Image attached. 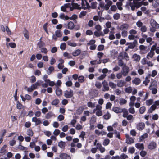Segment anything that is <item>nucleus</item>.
<instances>
[{
    "mask_svg": "<svg viewBox=\"0 0 159 159\" xmlns=\"http://www.w3.org/2000/svg\"><path fill=\"white\" fill-rule=\"evenodd\" d=\"M141 0H133V3H131L129 6L132 10H134L135 8H138L142 5V2H138Z\"/></svg>",
    "mask_w": 159,
    "mask_h": 159,
    "instance_id": "f257e3e1",
    "label": "nucleus"
},
{
    "mask_svg": "<svg viewBox=\"0 0 159 159\" xmlns=\"http://www.w3.org/2000/svg\"><path fill=\"white\" fill-rule=\"evenodd\" d=\"M102 106L100 105H97L95 108L93 110V112L95 113L96 116H100L102 115Z\"/></svg>",
    "mask_w": 159,
    "mask_h": 159,
    "instance_id": "f03ea898",
    "label": "nucleus"
},
{
    "mask_svg": "<svg viewBox=\"0 0 159 159\" xmlns=\"http://www.w3.org/2000/svg\"><path fill=\"white\" fill-rule=\"evenodd\" d=\"M129 35L128 36V38L130 40H133L135 38H138L137 36H135L137 33V31L134 29L131 30L129 32Z\"/></svg>",
    "mask_w": 159,
    "mask_h": 159,
    "instance_id": "7ed1b4c3",
    "label": "nucleus"
},
{
    "mask_svg": "<svg viewBox=\"0 0 159 159\" xmlns=\"http://www.w3.org/2000/svg\"><path fill=\"white\" fill-rule=\"evenodd\" d=\"M153 103L154 104L151 106L148 110L149 112L151 113L157 108V106H159V100L155 101Z\"/></svg>",
    "mask_w": 159,
    "mask_h": 159,
    "instance_id": "20e7f679",
    "label": "nucleus"
},
{
    "mask_svg": "<svg viewBox=\"0 0 159 159\" xmlns=\"http://www.w3.org/2000/svg\"><path fill=\"white\" fill-rule=\"evenodd\" d=\"M129 72V68L126 66L124 65L122 67L121 73L123 74V75L125 76L128 74Z\"/></svg>",
    "mask_w": 159,
    "mask_h": 159,
    "instance_id": "39448f33",
    "label": "nucleus"
},
{
    "mask_svg": "<svg viewBox=\"0 0 159 159\" xmlns=\"http://www.w3.org/2000/svg\"><path fill=\"white\" fill-rule=\"evenodd\" d=\"M48 77V76L47 75H44L43 79L44 80V81L47 84H48V85L51 86H54L55 82L53 81H51L49 79H47Z\"/></svg>",
    "mask_w": 159,
    "mask_h": 159,
    "instance_id": "423d86ee",
    "label": "nucleus"
},
{
    "mask_svg": "<svg viewBox=\"0 0 159 159\" xmlns=\"http://www.w3.org/2000/svg\"><path fill=\"white\" fill-rule=\"evenodd\" d=\"M73 95V91L72 90H66L65 92L64 96L66 98H71Z\"/></svg>",
    "mask_w": 159,
    "mask_h": 159,
    "instance_id": "0eeeda50",
    "label": "nucleus"
},
{
    "mask_svg": "<svg viewBox=\"0 0 159 159\" xmlns=\"http://www.w3.org/2000/svg\"><path fill=\"white\" fill-rule=\"evenodd\" d=\"M128 58L129 57L127 54L124 52H123L120 53L118 57V59L120 60L125 58L127 61L129 60Z\"/></svg>",
    "mask_w": 159,
    "mask_h": 159,
    "instance_id": "6e6552de",
    "label": "nucleus"
},
{
    "mask_svg": "<svg viewBox=\"0 0 159 159\" xmlns=\"http://www.w3.org/2000/svg\"><path fill=\"white\" fill-rule=\"evenodd\" d=\"M102 84H103L102 91L105 92L108 91L109 89V87L108 86L107 82L104 80L102 82Z\"/></svg>",
    "mask_w": 159,
    "mask_h": 159,
    "instance_id": "1a4fd4ad",
    "label": "nucleus"
},
{
    "mask_svg": "<svg viewBox=\"0 0 159 159\" xmlns=\"http://www.w3.org/2000/svg\"><path fill=\"white\" fill-rule=\"evenodd\" d=\"M145 126V125L143 122L138 123L136 124V128L139 131H141L143 129Z\"/></svg>",
    "mask_w": 159,
    "mask_h": 159,
    "instance_id": "9d476101",
    "label": "nucleus"
},
{
    "mask_svg": "<svg viewBox=\"0 0 159 159\" xmlns=\"http://www.w3.org/2000/svg\"><path fill=\"white\" fill-rule=\"evenodd\" d=\"M150 24L152 28H159V24H157L153 19H151L150 21Z\"/></svg>",
    "mask_w": 159,
    "mask_h": 159,
    "instance_id": "9b49d317",
    "label": "nucleus"
},
{
    "mask_svg": "<svg viewBox=\"0 0 159 159\" xmlns=\"http://www.w3.org/2000/svg\"><path fill=\"white\" fill-rule=\"evenodd\" d=\"M82 8L84 9H88L90 7V6L85 0H82Z\"/></svg>",
    "mask_w": 159,
    "mask_h": 159,
    "instance_id": "f8f14e48",
    "label": "nucleus"
},
{
    "mask_svg": "<svg viewBox=\"0 0 159 159\" xmlns=\"http://www.w3.org/2000/svg\"><path fill=\"white\" fill-rule=\"evenodd\" d=\"M157 147L156 143L153 141L151 142L148 146V148L151 150L154 149Z\"/></svg>",
    "mask_w": 159,
    "mask_h": 159,
    "instance_id": "ddd939ff",
    "label": "nucleus"
},
{
    "mask_svg": "<svg viewBox=\"0 0 159 159\" xmlns=\"http://www.w3.org/2000/svg\"><path fill=\"white\" fill-rule=\"evenodd\" d=\"M59 157L61 159H71L70 156L68 155L66 153H61L59 156Z\"/></svg>",
    "mask_w": 159,
    "mask_h": 159,
    "instance_id": "4468645a",
    "label": "nucleus"
},
{
    "mask_svg": "<svg viewBox=\"0 0 159 159\" xmlns=\"http://www.w3.org/2000/svg\"><path fill=\"white\" fill-rule=\"evenodd\" d=\"M106 4L105 5V9L107 10L109 9V7L112 4V2L110 0H105Z\"/></svg>",
    "mask_w": 159,
    "mask_h": 159,
    "instance_id": "2eb2a0df",
    "label": "nucleus"
},
{
    "mask_svg": "<svg viewBox=\"0 0 159 159\" xmlns=\"http://www.w3.org/2000/svg\"><path fill=\"white\" fill-rule=\"evenodd\" d=\"M137 43V41L136 40H134L133 43H127L126 45H128V48L129 49H132L135 46V44Z\"/></svg>",
    "mask_w": 159,
    "mask_h": 159,
    "instance_id": "dca6fc26",
    "label": "nucleus"
},
{
    "mask_svg": "<svg viewBox=\"0 0 159 159\" xmlns=\"http://www.w3.org/2000/svg\"><path fill=\"white\" fill-rule=\"evenodd\" d=\"M132 58L133 61L137 62L139 61L140 59V57L139 55L136 54H135L133 56Z\"/></svg>",
    "mask_w": 159,
    "mask_h": 159,
    "instance_id": "f3484780",
    "label": "nucleus"
},
{
    "mask_svg": "<svg viewBox=\"0 0 159 159\" xmlns=\"http://www.w3.org/2000/svg\"><path fill=\"white\" fill-rule=\"evenodd\" d=\"M32 121L35 122L37 125H39L41 123L40 119L36 117H33L32 118Z\"/></svg>",
    "mask_w": 159,
    "mask_h": 159,
    "instance_id": "a211bd4d",
    "label": "nucleus"
},
{
    "mask_svg": "<svg viewBox=\"0 0 159 159\" xmlns=\"http://www.w3.org/2000/svg\"><path fill=\"white\" fill-rule=\"evenodd\" d=\"M150 90L152 91V93L153 94H156L157 92V88L155 87H152V85H150L149 87Z\"/></svg>",
    "mask_w": 159,
    "mask_h": 159,
    "instance_id": "6ab92c4d",
    "label": "nucleus"
},
{
    "mask_svg": "<svg viewBox=\"0 0 159 159\" xmlns=\"http://www.w3.org/2000/svg\"><path fill=\"white\" fill-rule=\"evenodd\" d=\"M42 83L41 81H37L35 84L32 85L31 86L34 89H36L38 86L40 85Z\"/></svg>",
    "mask_w": 159,
    "mask_h": 159,
    "instance_id": "aec40b11",
    "label": "nucleus"
},
{
    "mask_svg": "<svg viewBox=\"0 0 159 159\" xmlns=\"http://www.w3.org/2000/svg\"><path fill=\"white\" fill-rule=\"evenodd\" d=\"M132 83L135 84L136 85H138L140 84L141 82L140 79L138 78H135L134 79L132 80Z\"/></svg>",
    "mask_w": 159,
    "mask_h": 159,
    "instance_id": "412c9836",
    "label": "nucleus"
},
{
    "mask_svg": "<svg viewBox=\"0 0 159 159\" xmlns=\"http://www.w3.org/2000/svg\"><path fill=\"white\" fill-rule=\"evenodd\" d=\"M122 109L118 107H114L112 109V110L115 112L119 113L122 112Z\"/></svg>",
    "mask_w": 159,
    "mask_h": 159,
    "instance_id": "4be33fe9",
    "label": "nucleus"
},
{
    "mask_svg": "<svg viewBox=\"0 0 159 159\" xmlns=\"http://www.w3.org/2000/svg\"><path fill=\"white\" fill-rule=\"evenodd\" d=\"M56 94L57 96H59L62 94V90L59 89V87H57L56 88V90L55 91Z\"/></svg>",
    "mask_w": 159,
    "mask_h": 159,
    "instance_id": "5701e85b",
    "label": "nucleus"
},
{
    "mask_svg": "<svg viewBox=\"0 0 159 159\" xmlns=\"http://www.w3.org/2000/svg\"><path fill=\"white\" fill-rule=\"evenodd\" d=\"M154 102V100L152 99H150L147 100L145 101V103L147 106H150L152 105Z\"/></svg>",
    "mask_w": 159,
    "mask_h": 159,
    "instance_id": "b1692460",
    "label": "nucleus"
},
{
    "mask_svg": "<svg viewBox=\"0 0 159 159\" xmlns=\"http://www.w3.org/2000/svg\"><path fill=\"white\" fill-rule=\"evenodd\" d=\"M136 148L139 150H143L144 148L143 144L142 143H137L135 144Z\"/></svg>",
    "mask_w": 159,
    "mask_h": 159,
    "instance_id": "393cba45",
    "label": "nucleus"
},
{
    "mask_svg": "<svg viewBox=\"0 0 159 159\" xmlns=\"http://www.w3.org/2000/svg\"><path fill=\"white\" fill-rule=\"evenodd\" d=\"M125 82L123 80H120L117 83V85L118 87H121L123 86L125 84Z\"/></svg>",
    "mask_w": 159,
    "mask_h": 159,
    "instance_id": "a878e982",
    "label": "nucleus"
},
{
    "mask_svg": "<svg viewBox=\"0 0 159 159\" xmlns=\"http://www.w3.org/2000/svg\"><path fill=\"white\" fill-rule=\"evenodd\" d=\"M129 27V25L127 24H123L121 25L120 29L121 30H127Z\"/></svg>",
    "mask_w": 159,
    "mask_h": 159,
    "instance_id": "bb28decb",
    "label": "nucleus"
},
{
    "mask_svg": "<svg viewBox=\"0 0 159 159\" xmlns=\"http://www.w3.org/2000/svg\"><path fill=\"white\" fill-rule=\"evenodd\" d=\"M65 142L62 141H60L58 143V146L62 149L64 148L65 147Z\"/></svg>",
    "mask_w": 159,
    "mask_h": 159,
    "instance_id": "cd10ccee",
    "label": "nucleus"
},
{
    "mask_svg": "<svg viewBox=\"0 0 159 159\" xmlns=\"http://www.w3.org/2000/svg\"><path fill=\"white\" fill-rule=\"evenodd\" d=\"M54 116H55V115L52 112H49L45 116V118L47 119H49Z\"/></svg>",
    "mask_w": 159,
    "mask_h": 159,
    "instance_id": "c85d7f7f",
    "label": "nucleus"
},
{
    "mask_svg": "<svg viewBox=\"0 0 159 159\" xmlns=\"http://www.w3.org/2000/svg\"><path fill=\"white\" fill-rule=\"evenodd\" d=\"M94 35L97 37H99L100 36H104L103 33L98 31H95L94 33Z\"/></svg>",
    "mask_w": 159,
    "mask_h": 159,
    "instance_id": "c756f323",
    "label": "nucleus"
},
{
    "mask_svg": "<svg viewBox=\"0 0 159 159\" xmlns=\"http://www.w3.org/2000/svg\"><path fill=\"white\" fill-rule=\"evenodd\" d=\"M75 25L74 23L71 21H70L68 23V28L69 29L72 30L74 29Z\"/></svg>",
    "mask_w": 159,
    "mask_h": 159,
    "instance_id": "7c9ffc66",
    "label": "nucleus"
},
{
    "mask_svg": "<svg viewBox=\"0 0 159 159\" xmlns=\"http://www.w3.org/2000/svg\"><path fill=\"white\" fill-rule=\"evenodd\" d=\"M154 54V52H153V50H151L150 52L148 53L147 56V58L149 59L150 58L152 57Z\"/></svg>",
    "mask_w": 159,
    "mask_h": 159,
    "instance_id": "2f4dec72",
    "label": "nucleus"
},
{
    "mask_svg": "<svg viewBox=\"0 0 159 159\" xmlns=\"http://www.w3.org/2000/svg\"><path fill=\"white\" fill-rule=\"evenodd\" d=\"M55 34L57 37H60L62 36V33L60 30H57L55 32Z\"/></svg>",
    "mask_w": 159,
    "mask_h": 159,
    "instance_id": "473e14b6",
    "label": "nucleus"
},
{
    "mask_svg": "<svg viewBox=\"0 0 159 159\" xmlns=\"http://www.w3.org/2000/svg\"><path fill=\"white\" fill-rule=\"evenodd\" d=\"M134 140L133 139L130 137L126 139V143L129 144H131L134 143Z\"/></svg>",
    "mask_w": 159,
    "mask_h": 159,
    "instance_id": "72a5a7b5",
    "label": "nucleus"
},
{
    "mask_svg": "<svg viewBox=\"0 0 159 159\" xmlns=\"http://www.w3.org/2000/svg\"><path fill=\"white\" fill-rule=\"evenodd\" d=\"M122 110V112L123 113V117L125 118L128 115V111L125 108H123Z\"/></svg>",
    "mask_w": 159,
    "mask_h": 159,
    "instance_id": "f704fd0d",
    "label": "nucleus"
},
{
    "mask_svg": "<svg viewBox=\"0 0 159 159\" xmlns=\"http://www.w3.org/2000/svg\"><path fill=\"white\" fill-rule=\"evenodd\" d=\"M148 136L147 133H144L143 135L141 136L139 138V141H142L144 139L147 138Z\"/></svg>",
    "mask_w": 159,
    "mask_h": 159,
    "instance_id": "c9c22d12",
    "label": "nucleus"
},
{
    "mask_svg": "<svg viewBox=\"0 0 159 159\" xmlns=\"http://www.w3.org/2000/svg\"><path fill=\"white\" fill-rule=\"evenodd\" d=\"M116 5L118 9L120 10H123V8L122 7V3L121 2H117L116 3Z\"/></svg>",
    "mask_w": 159,
    "mask_h": 159,
    "instance_id": "e433bc0d",
    "label": "nucleus"
},
{
    "mask_svg": "<svg viewBox=\"0 0 159 159\" xmlns=\"http://www.w3.org/2000/svg\"><path fill=\"white\" fill-rule=\"evenodd\" d=\"M149 78V77L147 75L146 77L145 80L143 82V84L146 86L150 82V80Z\"/></svg>",
    "mask_w": 159,
    "mask_h": 159,
    "instance_id": "4c0bfd02",
    "label": "nucleus"
},
{
    "mask_svg": "<svg viewBox=\"0 0 159 159\" xmlns=\"http://www.w3.org/2000/svg\"><path fill=\"white\" fill-rule=\"evenodd\" d=\"M87 106L89 107L93 108L95 107V105L94 103H92L91 102H89L87 103Z\"/></svg>",
    "mask_w": 159,
    "mask_h": 159,
    "instance_id": "58836bf2",
    "label": "nucleus"
},
{
    "mask_svg": "<svg viewBox=\"0 0 159 159\" xmlns=\"http://www.w3.org/2000/svg\"><path fill=\"white\" fill-rule=\"evenodd\" d=\"M59 17L61 19L67 20L69 19V18L67 16H65L63 14H61L59 15Z\"/></svg>",
    "mask_w": 159,
    "mask_h": 159,
    "instance_id": "ea45409f",
    "label": "nucleus"
},
{
    "mask_svg": "<svg viewBox=\"0 0 159 159\" xmlns=\"http://www.w3.org/2000/svg\"><path fill=\"white\" fill-rule=\"evenodd\" d=\"M157 72L156 70H153L152 71L151 74H148V76L149 77L150 76L154 77L157 75Z\"/></svg>",
    "mask_w": 159,
    "mask_h": 159,
    "instance_id": "a19ab883",
    "label": "nucleus"
},
{
    "mask_svg": "<svg viewBox=\"0 0 159 159\" xmlns=\"http://www.w3.org/2000/svg\"><path fill=\"white\" fill-rule=\"evenodd\" d=\"M59 102V101L58 99H55L53 100L51 103L52 105L56 106L57 105Z\"/></svg>",
    "mask_w": 159,
    "mask_h": 159,
    "instance_id": "79ce46f5",
    "label": "nucleus"
},
{
    "mask_svg": "<svg viewBox=\"0 0 159 159\" xmlns=\"http://www.w3.org/2000/svg\"><path fill=\"white\" fill-rule=\"evenodd\" d=\"M127 101L124 98H121L119 101V103L120 105H122L126 104Z\"/></svg>",
    "mask_w": 159,
    "mask_h": 159,
    "instance_id": "37998d69",
    "label": "nucleus"
},
{
    "mask_svg": "<svg viewBox=\"0 0 159 159\" xmlns=\"http://www.w3.org/2000/svg\"><path fill=\"white\" fill-rule=\"evenodd\" d=\"M126 93H131L132 91V89L131 87H129L126 88L125 90Z\"/></svg>",
    "mask_w": 159,
    "mask_h": 159,
    "instance_id": "c03bdc74",
    "label": "nucleus"
},
{
    "mask_svg": "<svg viewBox=\"0 0 159 159\" xmlns=\"http://www.w3.org/2000/svg\"><path fill=\"white\" fill-rule=\"evenodd\" d=\"M109 85L112 89H115L116 87V84L112 82H110L109 83Z\"/></svg>",
    "mask_w": 159,
    "mask_h": 159,
    "instance_id": "a18cd8bd",
    "label": "nucleus"
},
{
    "mask_svg": "<svg viewBox=\"0 0 159 159\" xmlns=\"http://www.w3.org/2000/svg\"><path fill=\"white\" fill-rule=\"evenodd\" d=\"M54 70V68L52 66H50L48 69L47 71V74L48 75H50Z\"/></svg>",
    "mask_w": 159,
    "mask_h": 159,
    "instance_id": "49530a36",
    "label": "nucleus"
},
{
    "mask_svg": "<svg viewBox=\"0 0 159 159\" xmlns=\"http://www.w3.org/2000/svg\"><path fill=\"white\" fill-rule=\"evenodd\" d=\"M38 45L40 48H41L43 50H44V48H42L44 45V43L43 42L40 41L38 43Z\"/></svg>",
    "mask_w": 159,
    "mask_h": 159,
    "instance_id": "de8ad7c7",
    "label": "nucleus"
},
{
    "mask_svg": "<svg viewBox=\"0 0 159 159\" xmlns=\"http://www.w3.org/2000/svg\"><path fill=\"white\" fill-rule=\"evenodd\" d=\"M61 84L62 82L60 80H58L56 83H55V84L54 85L56 86V88L57 87H59L61 86Z\"/></svg>",
    "mask_w": 159,
    "mask_h": 159,
    "instance_id": "09e8293b",
    "label": "nucleus"
},
{
    "mask_svg": "<svg viewBox=\"0 0 159 159\" xmlns=\"http://www.w3.org/2000/svg\"><path fill=\"white\" fill-rule=\"evenodd\" d=\"M110 140L108 139H105L103 142V144L104 146L107 145L109 143Z\"/></svg>",
    "mask_w": 159,
    "mask_h": 159,
    "instance_id": "8fccbe9b",
    "label": "nucleus"
},
{
    "mask_svg": "<svg viewBox=\"0 0 159 159\" xmlns=\"http://www.w3.org/2000/svg\"><path fill=\"white\" fill-rule=\"evenodd\" d=\"M95 86L98 89H100L102 87V84L101 82L97 81L95 84Z\"/></svg>",
    "mask_w": 159,
    "mask_h": 159,
    "instance_id": "3c124183",
    "label": "nucleus"
},
{
    "mask_svg": "<svg viewBox=\"0 0 159 159\" xmlns=\"http://www.w3.org/2000/svg\"><path fill=\"white\" fill-rule=\"evenodd\" d=\"M146 110V107L145 106L141 107L139 109V112L141 114H143L144 113Z\"/></svg>",
    "mask_w": 159,
    "mask_h": 159,
    "instance_id": "603ef678",
    "label": "nucleus"
},
{
    "mask_svg": "<svg viewBox=\"0 0 159 159\" xmlns=\"http://www.w3.org/2000/svg\"><path fill=\"white\" fill-rule=\"evenodd\" d=\"M114 133L116 137L117 138L119 139H120V135L119 132H117L116 130H115L114 131Z\"/></svg>",
    "mask_w": 159,
    "mask_h": 159,
    "instance_id": "864d4df0",
    "label": "nucleus"
},
{
    "mask_svg": "<svg viewBox=\"0 0 159 159\" xmlns=\"http://www.w3.org/2000/svg\"><path fill=\"white\" fill-rule=\"evenodd\" d=\"M120 16L119 14L116 13L113 15V17L115 20H117L120 18Z\"/></svg>",
    "mask_w": 159,
    "mask_h": 159,
    "instance_id": "5fc2aeb1",
    "label": "nucleus"
},
{
    "mask_svg": "<svg viewBox=\"0 0 159 159\" xmlns=\"http://www.w3.org/2000/svg\"><path fill=\"white\" fill-rule=\"evenodd\" d=\"M106 74H103L102 75H101L100 76L98 77L97 79L98 80H102L103 79L105 78V77L106 76Z\"/></svg>",
    "mask_w": 159,
    "mask_h": 159,
    "instance_id": "6e6d98bb",
    "label": "nucleus"
},
{
    "mask_svg": "<svg viewBox=\"0 0 159 159\" xmlns=\"http://www.w3.org/2000/svg\"><path fill=\"white\" fill-rule=\"evenodd\" d=\"M78 81L80 83H82L84 81V76H80L78 78Z\"/></svg>",
    "mask_w": 159,
    "mask_h": 159,
    "instance_id": "4d7b16f0",
    "label": "nucleus"
},
{
    "mask_svg": "<svg viewBox=\"0 0 159 159\" xmlns=\"http://www.w3.org/2000/svg\"><path fill=\"white\" fill-rule=\"evenodd\" d=\"M128 111L130 113L132 114H134L135 112L134 108L132 107H131L128 109Z\"/></svg>",
    "mask_w": 159,
    "mask_h": 159,
    "instance_id": "13d9d810",
    "label": "nucleus"
},
{
    "mask_svg": "<svg viewBox=\"0 0 159 159\" xmlns=\"http://www.w3.org/2000/svg\"><path fill=\"white\" fill-rule=\"evenodd\" d=\"M80 50H75L73 53V56H76L78 55L80 53Z\"/></svg>",
    "mask_w": 159,
    "mask_h": 159,
    "instance_id": "bf43d9fd",
    "label": "nucleus"
},
{
    "mask_svg": "<svg viewBox=\"0 0 159 159\" xmlns=\"http://www.w3.org/2000/svg\"><path fill=\"white\" fill-rule=\"evenodd\" d=\"M60 131L58 129H55L53 132V134L55 136H57L60 134Z\"/></svg>",
    "mask_w": 159,
    "mask_h": 159,
    "instance_id": "052dcab7",
    "label": "nucleus"
},
{
    "mask_svg": "<svg viewBox=\"0 0 159 159\" xmlns=\"http://www.w3.org/2000/svg\"><path fill=\"white\" fill-rule=\"evenodd\" d=\"M115 93L117 95H119L121 94V91L119 89H116L115 91Z\"/></svg>",
    "mask_w": 159,
    "mask_h": 159,
    "instance_id": "680f3d73",
    "label": "nucleus"
},
{
    "mask_svg": "<svg viewBox=\"0 0 159 159\" xmlns=\"http://www.w3.org/2000/svg\"><path fill=\"white\" fill-rule=\"evenodd\" d=\"M121 34L122 36L124 37H126L127 36V30H122Z\"/></svg>",
    "mask_w": 159,
    "mask_h": 159,
    "instance_id": "e2e57ef3",
    "label": "nucleus"
},
{
    "mask_svg": "<svg viewBox=\"0 0 159 159\" xmlns=\"http://www.w3.org/2000/svg\"><path fill=\"white\" fill-rule=\"evenodd\" d=\"M106 28L109 29L111 26V23L109 21H108L105 24Z\"/></svg>",
    "mask_w": 159,
    "mask_h": 159,
    "instance_id": "0e129e2a",
    "label": "nucleus"
},
{
    "mask_svg": "<svg viewBox=\"0 0 159 159\" xmlns=\"http://www.w3.org/2000/svg\"><path fill=\"white\" fill-rule=\"evenodd\" d=\"M75 129L77 130H80L83 129V126L80 124H77L75 127Z\"/></svg>",
    "mask_w": 159,
    "mask_h": 159,
    "instance_id": "69168bd1",
    "label": "nucleus"
},
{
    "mask_svg": "<svg viewBox=\"0 0 159 159\" xmlns=\"http://www.w3.org/2000/svg\"><path fill=\"white\" fill-rule=\"evenodd\" d=\"M120 157L121 159H126L128 158V157L127 155L122 153L120 156Z\"/></svg>",
    "mask_w": 159,
    "mask_h": 159,
    "instance_id": "338daca9",
    "label": "nucleus"
},
{
    "mask_svg": "<svg viewBox=\"0 0 159 159\" xmlns=\"http://www.w3.org/2000/svg\"><path fill=\"white\" fill-rule=\"evenodd\" d=\"M110 9L112 11H116L117 10V7L115 5H112Z\"/></svg>",
    "mask_w": 159,
    "mask_h": 159,
    "instance_id": "774afa93",
    "label": "nucleus"
}]
</instances>
